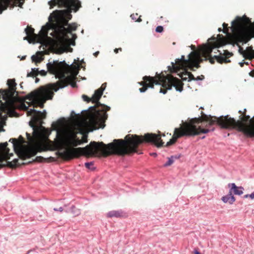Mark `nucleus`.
<instances>
[{"label": "nucleus", "instance_id": "obj_1", "mask_svg": "<svg viewBox=\"0 0 254 254\" xmlns=\"http://www.w3.org/2000/svg\"><path fill=\"white\" fill-rule=\"evenodd\" d=\"M79 62V59H77V62L74 60V62L70 64H67L64 61L58 60H53L47 63L48 71L55 75L59 81L55 83L41 86L39 89L31 92L26 96L24 102H21L17 96L15 79H8L7 82L8 88L0 90L1 95L5 102L1 103L0 106V111L4 113L3 115L0 112V131L4 130L3 127L7 115L11 117L19 116L15 111L16 109L27 110V116H31L29 125L32 128L33 135L26 133L28 145L22 144L24 141L21 136V140H18L16 138H10L9 140V142L12 143L14 151L22 160L29 158L35 155L38 152L45 150L41 146V143L47 140L51 133V130L42 126L41 120L45 118L46 112L42 113L34 109L29 110L28 108L31 106L43 107L47 100L52 98L53 91L56 92L59 88H64L68 84L73 88L75 87L76 84L74 80L76 78V75L81 67V64Z\"/></svg>", "mask_w": 254, "mask_h": 254}, {"label": "nucleus", "instance_id": "obj_2", "mask_svg": "<svg viewBox=\"0 0 254 254\" xmlns=\"http://www.w3.org/2000/svg\"><path fill=\"white\" fill-rule=\"evenodd\" d=\"M48 4L51 8L57 5L65 9L53 11L49 17V22L42 27L38 36L34 33V29L26 28L27 36L23 40L31 43L38 38V42L41 44L53 43L60 53L71 52L70 46L75 45L77 37L72 32L76 29L77 25L74 23L69 24L68 21L72 17L71 12H76L81 7V2L78 0H51Z\"/></svg>", "mask_w": 254, "mask_h": 254}, {"label": "nucleus", "instance_id": "obj_3", "mask_svg": "<svg viewBox=\"0 0 254 254\" xmlns=\"http://www.w3.org/2000/svg\"><path fill=\"white\" fill-rule=\"evenodd\" d=\"M106 87V83L102 84L100 88L95 90L91 99L86 95H82L84 101L88 102L92 101L95 105L89 108L90 110L82 121L75 120L67 125H63L59 122L52 124L53 130L56 131V138L52 142L53 149L58 150L70 146H77L87 142L88 135L84 131L83 125L87 126L90 131L104 127V123L108 117L106 112L110 109V107L101 104L98 101Z\"/></svg>", "mask_w": 254, "mask_h": 254}, {"label": "nucleus", "instance_id": "obj_4", "mask_svg": "<svg viewBox=\"0 0 254 254\" xmlns=\"http://www.w3.org/2000/svg\"><path fill=\"white\" fill-rule=\"evenodd\" d=\"M144 139L147 142L154 143L157 147H161L164 142L161 140L160 135L155 133H146L144 137L137 135L128 134L124 140L114 139L113 142L107 145L103 142H91L89 145L83 148H73L67 152L71 156H78L83 154L87 156L96 155L100 151L104 155L114 154L125 155L136 152L138 145L143 142Z\"/></svg>", "mask_w": 254, "mask_h": 254}, {"label": "nucleus", "instance_id": "obj_5", "mask_svg": "<svg viewBox=\"0 0 254 254\" xmlns=\"http://www.w3.org/2000/svg\"><path fill=\"white\" fill-rule=\"evenodd\" d=\"M201 117L191 119L184 122L179 128H176L173 138L166 143V146H169L174 143L177 139L182 136H194L200 133H206L213 131L214 128L211 126L214 124H218L221 128H234L238 126V122L233 118L229 117L221 116L219 117H212L210 115L203 114L201 113Z\"/></svg>", "mask_w": 254, "mask_h": 254}, {"label": "nucleus", "instance_id": "obj_6", "mask_svg": "<svg viewBox=\"0 0 254 254\" xmlns=\"http://www.w3.org/2000/svg\"><path fill=\"white\" fill-rule=\"evenodd\" d=\"M225 23L223 24V30L219 28V32L223 31L226 34V37L218 34L216 37L212 36L207 40V43L202 45L199 49V52L204 57V60L208 59L210 63L213 64L215 61L219 63H228L230 61L222 56V53L216 49L226 44H232L238 46V16L231 22V26L227 27Z\"/></svg>", "mask_w": 254, "mask_h": 254}, {"label": "nucleus", "instance_id": "obj_7", "mask_svg": "<svg viewBox=\"0 0 254 254\" xmlns=\"http://www.w3.org/2000/svg\"><path fill=\"white\" fill-rule=\"evenodd\" d=\"M191 48L193 51L189 54L188 59H185V56H182L180 59H177L175 62H171V65L168 66V70L171 72L178 73L182 70L183 71L178 74L183 81H190L194 79L193 74L187 70L189 69L192 71L195 70L194 68H198L199 67V63L203 60L202 57H204L201 53L194 51L195 47L192 45L191 46Z\"/></svg>", "mask_w": 254, "mask_h": 254}, {"label": "nucleus", "instance_id": "obj_8", "mask_svg": "<svg viewBox=\"0 0 254 254\" xmlns=\"http://www.w3.org/2000/svg\"><path fill=\"white\" fill-rule=\"evenodd\" d=\"M158 78V80H156L150 76L143 77V79L144 81L139 82L140 85L143 86L142 87L139 88V91L143 93L146 91L148 87L153 88L154 84L161 85L162 87L166 88L165 90L162 88L160 89V92L164 94L166 93L167 90L171 89L172 86L175 88L177 91L180 92L183 90V83L182 81L171 75H160Z\"/></svg>", "mask_w": 254, "mask_h": 254}, {"label": "nucleus", "instance_id": "obj_9", "mask_svg": "<svg viewBox=\"0 0 254 254\" xmlns=\"http://www.w3.org/2000/svg\"><path fill=\"white\" fill-rule=\"evenodd\" d=\"M239 43L248 42L254 37V24L246 15L239 17Z\"/></svg>", "mask_w": 254, "mask_h": 254}, {"label": "nucleus", "instance_id": "obj_10", "mask_svg": "<svg viewBox=\"0 0 254 254\" xmlns=\"http://www.w3.org/2000/svg\"><path fill=\"white\" fill-rule=\"evenodd\" d=\"M247 110L239 111V131H242L249 137H254V116L251 119L250 116L246 115Z\"/></svg>", "mask_w": 254, "mask_h": 254}, {"label": "nucleus", "instance_id": "obj_11", "mask_svg": "<svg viewBox=\"0 0 254 254\" xmlns=\"http://www.w3.org/2000/svg\"><path fill=\"white\" fill-rule=\"evenodd\" d=\"M7 145V142L0 144V168L5 166L14 167L23 164V162H19L18 159H14L12 161H9L13 154L12 153H9V148Z\"/></svg>", "mask_w": 254, "mask_h": 254}, {"label": "nucleus", "instance_id": "obj_12", "mask_svg": "<svg viewBox=\"0 0 254 254\" xmlns=\"http://www.w3.org/2000/svg\"><path fill=\"white\" fill-rule=\"evenodd\" d=\"M229 193L223 196L221 200L225 203L232 204L236 200L235 194H238V187L234 183L229 184Z\"/></svg>", "mask_w": 254, "mask_h": 254}, {"label": "nucleus", "instance_id": "obj_13", "mask_svg": "<svg viewBox=\"0 0 254 254\" xmlns=\"http://www.w3.org/2000/svg\"><path fill=\"white\" fill-rule=\"evenodd\" d=\"M239 54L242 55L246 59L254 58V50L252 49V47H248L246 50H244L243 48L239 45Z\"/></svg>", "mask_w": 254, "mask_h": 254}, {"label": "nucleus", "instance_id": "obj_14", "mask_svg": "<svg viewBox=\"0 0 254 254\" xmlns=\"http://www.w3.org/2000/svg\"><path fill=\"white\" fill-rule=\"evenodd\" d=\"M47 74V71L44 70H39V68H32L31 69V71L30 72H28L27 74V77H36L38 75L40 74L41 75L44 76Z\"/></svg>", "mask_w": 254, "mask_h": 254}, {"label": "nucleus", "instance_id": "obj_15", "mask_svg": "<svg viewBox=\"0 0 254 254\" xmlns=\"http://www.w3.org/2000/svg\"><path fill=\"white\" fill-rule=\"evenodd\" d=\"M31 59L32 62L35 63L36 64L40 63L41 62L44 58L43 57V54L42 52H38L35 55H33L31 57Z\"/></svg>", "mask_w": 254, "mask_h": 254}, {"label": "nucleus", "instance_id": "obj_16", "mask_svg": "<svg viewBox=\"0 0 254 254\" xmlns=\"http://www.w3.org/2000/svg\"><path fill=\"white\" fill-rule=\"evenodd\" d=\"M122 212L120 210H112L107 213L108 217H119L122 215Z\"/></svg>", "mask_w": 254, "mask_h": 254}, {"label": "nucleus", "instance_id": "obj_17", "mask_svg": "<svg viewBox=\"0 0 254 254\" xmlns=\"http://www.w3.org/2000/svg\"><path fill=\"white\" fill-rule=\"evenodd\" d=\"M179 156H172L168 158V161L164 165V166L167 167L171 165L174 162L175 159H177Z\"/></svg>", "mask_w": 254, "mask_h": 254}, {"label": "nucleus", "instance_id": "obj_18", "mask_svg": "<svg viewBox=\"0 0 254 254\" xmlns=\"http://www.w3.org/2000/svg\"><path fill=\"white\" fill-rule=\"evenodd\" d=\"M71 213L75 216H78L80 213V211L79 209L76 208L75 206H72L70 208Z\"/></svg>", "mask_w": 254, "mask_h": 254}, {"label": "nucleus", "instance_id": "obj_19", "mask_svg": "<svg viewBox=\"0 0 254 254\" xmlns=\"http://www.w3.org/2000/svg\"><path fill=\"white\" fill-rule=\"evenodd\" d=\"M137 16H138L137 13L132 14L130 15V17L132 20H135V21H137V22L141 21V19L140 18V16L138 18H137Z\"/></svg>", "mask_w": 254, "mask_h": 254}, {"label": "nucleus", "instance_id": "obj_20", "mask_svg": "<svg viewBox=\"0 0 254 254\" xmlns=\"http://www.w3.org/2000/svg\"><path fill=\"white\" fill-rule=\"evenodd\" d=\"M85 166L87 168L90 169L91 170H93L94 169V167L93 166V163L92 162L85 163Z\"/></svg>", "mask_w": 254, "mask_h": 254}, {"label": "nucleus", "instance_id": "obj_21", "mask_svg": "<svg viewBox=\"0 0 254 254\" xmlns=\"http://www.w3.org/2000/svg\"><path fill=\"white\" fill-rule=\"evenodd\" d=\"M156 32L161 33L163 31V27L162 26H158L155 29Z\"/></svg>", "mask_w": 254, "mask_h": 254}, {"label": "nucleus", "instance_id": "obj_22", "mask_svg": "<svg viewBox=\"0 0 254 254\" xmlns=\"http://www.w3.org/2000/svg\"><path fill=\"white\" fill-rule=\"evenodd\" d=\"M204 78V77L203 75H201V76H197V77L195 78L194 79H192V80H202Z\"/></svg>", "mask_w": 254, "mask_h": 254}, {"label": "nucleus", "instance_id": "obj_23", "mask_svg": "<svg viewBox=\"0 0 254 254\" xmlns=\"http://www.w3.org/2000/svg\"><path fill=\"white\" fill-rule=\"evenodd\" d=\"M248 196H249L251 199H254V191L251 194H246L245 195V197H248Z\"/></svg>", "mask_w": 254, "mask_h": 254}, {"label": "nucleus", "instance_id": "obj_24", "mask_svg": "<svg viewBox=\"0 0 254 254\" xmlns=\"http://www.w3.org/2000/svg\"><path fill=\"white\" fill-rule=\"evenodd\" d=\"M44 159V158L41 156H37L36 159L35 161L37 162H41Z\"/></svg>", "mask_w": 254, "mask_h": 254}, {"label": "nucleus", "instance_id": "obj_25", "mask_svg": "<svg viewBox=\"0 0 254 254\" xmlns=\"http://www.w3.org/2000/svg\"><path fill=\"white\" fill-rule=\"evenodd\" d=\"M54 210L56 211H59L60 212H62L63 211V207H61L59 209L54 208Z\"/></svg>", "mask_w": 254, "mask_h": 254}, {"label": "nucleus", "instance_id": "obj_26", "mask_svg": "<svg viewBox=\"0 0 254 254\" xmlns=\"http://www.w3.org/2000/svg\"><path fill=\"white\" fill-rule=\"evenodd\" d=\"M122 51V49H121V48L116 49H115L114 52H115L116 53H117L118 52V51Z\"/></svg>", "mask_w": 254, "mask_h": 254}, {"label": "nucleus", "instance_id": "obj_27", "mask_svg": "<svg viewBox=\"0 0 254 254\" xmlns=\"http://www.w3.org/2000/svg\"><path fill=\"white\" fill-rule=\"evenodd\" d=\"M241 189H243V188L242 187H239V195H241L243 193V191L241 190Z\"/></svg>", "mask_w": 254, "mask_h": 254}, {"label": "nucleus", "instance_id": "obj_28", "mask_svg": "<svg viewBox=\"0 0 254 254\" xmlns=\"http://www.w3.org/2000/svg\"><path fill=\"white\" fill-rule=\"evenodd\" d=\"M250 74L251 76L254 77V70L252 71Z\"/></svg>", "mask_w": 254, "mask_h": 254}, {"label": "nucleus", "instance_id": "obj_29", "mask_svg": "<svg viewBox=\"0 0 254 254\" xmlns=\"http://www.w3.org/2000/svg\"><path fill=\"white\" fill-rule=\"evenodd\" d=\"M39 80H40L38 78L36 77L35 79V82L36 83H37L39 81Z\"/></svg>", "mask_w": 254, "mask_h": 254}, {"label": "nucleus", "instance_id": "obj_30", "mask_svg": "<svg viewBox=\"0 0 254 254\" xmlns=\"http://www.w3.org/2000/svg\"><path fill=\"white\" fill-rule=\"evenodd\" d=\"M151 155L156 157L157 156V154L156 153H152L150 154Z\"/></svg>", "mask_w": 254, "mask_h": 254}, {"label": "nucleus", "instance_id": "obj_31", "mask_svg": "<svg viewBox=\"0 0 254 254\" xmlns=\"http://www.w3.org/2000/svg\"><path fill=\"white\" fill-rule=\"evenodd\" d=\"M244 63H239V65L241 66H243L244 64Z\"/></svg>", "mask_w": 254, "mask_h": 254}, {"label": "nucleus", "instance_id": "obj_32", "mask_svg": "<svg viewBox=\"0 0 254 254\" xmlns=\"http://www.w3.org/2000/svg\"><path fill=\"white\" fill-rule=\"evenodd\" d=\"M99 53V52H95V53L94 54V56H97L98 55Z\"/></svg>", "mask_w": 254, "mask_h": 254}, {"label": "nucleus", "instance_id": "obj_33", "mask_svg": "<svg viewBox=\"0 0 254 254\" xmlns=\"http://www.w3.org/2000/svg\"><path fill=\"white\" fill-rule=\"evenodd\" d=\"M225 53H226V51H224V54H225ZM227 53H228V54H229V55H230V56H231V55H232V54H231V53H229V52H227Z\"/></svg>", "mask_w": 254, "mask_h": 254}, {"label": "nucleus", "instance_id": "obj_34", "mask_svg": "<svg viewBox=\"0 0 254 254\" xmlns=\"http://www.w3.org/2000/svg\"><path fill=\"white\" fill-rule=\"evenodd\" d=\"M22 83H21L20 84V87H21V88H22Z\"/></svg>", "mask_w": 254, "mask_h": 254}, {"label": "nucleus", "instance_id": "obj_35", "mask_svg": "<svg viewBox=\"0 0 254 254\" xmlns=\"http://www.w3.org/2000/svg\"><path fill=\"white\" fill-rule=\"evenodd\" d=\"M25 59V57H22V60H23Z\"/></svg>", "mask_w": 254, "mask_h": 254}, {"label": "nucleus", "instance_id": "obj_36", "mask_svg": "<svg viewBox=\"0 0 254 254\" xmlns=\"http://www.w3.org/2000/svg\"><path fill=\"white\" fill-rule=\"evenodd\" d=\"M82 62H83V60L81 61V63H82Z\"/></svg>", "mask_w": 254, "mask_h": 254}, {"label": "nucleus", "instance_id": "obj_37", "mask_svg": "<svg viewBox=\"0 0 254 254\" xmlns=\"http://www.w3.org/2000/svg\"><path fill=\"white\" fill-rule=\"evenodd\" d=\"M204 137H205V136H203V137H202V138L203 139V138H204Z\"/></svg>", "mask_w": 254, "mask_h": 254}]
</instances>
